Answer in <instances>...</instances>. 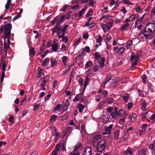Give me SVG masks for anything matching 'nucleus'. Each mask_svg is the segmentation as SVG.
<instances>
[{"label": "nucleus", "instance_id": "29", "mask_svg": "<svg viewBox=\"0 0 155 155\" xmlns=\"http://www.w3.org/2000/svg\"><path fill=\"white\" fill-rule=\"evenodd\" d=\"M101 96L102 98H104L107 96V95L108 92L107 91L104 90L103 91L101 92Z\"/></svg>", "mask_w": 155, "mask_h": 155}, {"label": "nucleus", "instance_id": "33", "mask_svg": "<svg viewBox=\"0 0 155 155\" xmlns=\"http://www.w3.org/2000/svg\"><path fill=\"white\" fill-rule=\"evenodd\" d=\"M86 9V7H85L83 8L79 12V16L81 17L82 15V14L84 13L85 10Z\"/></svg>", "mask_w": 155, "mask_h": 155}, {"label": "nucleus", "instance_id": "37", "mask_svg": "<svg viewBox=\"0 0 155 155\" xmlns=\"http://www.w3.org/2000/svg\"><path fill=\"white\" fill-rule=\"evenodd\" d=\"M114 23V22L113 21H110L109 22H108L107 25L108 26V28L110 29V28L112 27L113 24Z\"/></svg>", "mask_w": 155, "mask_h": 155}, {"label": "nucleus", "instance_id": "4", "mask_svg": "<svg viewBox=\"0 0 155 155\" xmlns=\"http://www.w3.org/2000/svg\"><path fill=\"white\" fill-rule=\"evenodd\" d=\"M106 146V143L105 140H103L99 142L97 145L96 146L97 150L99 152L103 151Z\"/></svg>", "mask_w": 155, "mask_h": 155}, {"label": "nucleus", "instance_id": "43", "mask_svg": "<svg viewBox=\"0 0 155 155\" xmlns=\"http://www.w3.org/2000/svg\"><path fill=\"white\" fill-rule=\"evenodd\" d=\"M89 78L88 77H87L84 80V88L85 87L89 82Z\"/></svg>", "mask_w": 155, "mask_h": 155}, {"label": "nucleus", "instance_id": "23", "mask_svg": "<svg viewBox=\"0 0 155 155\" xmlns=\"http://www.w3.org/2000/svg\"><path fill=\"white\" fill-rule=\"evenodd\" d=\"M146 153V149L145 148H143L141 149L139 151V155H145Z\"/></svg>", "mask_w": 155, "mask_h": 155}, {"label": "nucleus", "instance_id": "27", "mask_svg": "<svg viewBox=\"0 0 155 155\" xmlns=\"http://www.w3.org/2000/svg\"><path fill=\"white\" fill-rule=\"evenodd\" d=\"M50 60L51 65V67H53L57 64V61L55 59L51 58Z\"/></svg>", "mask_w": 155, "mask_h": 155}, {"label": "nucleus", "instance_id": "30", "mask_svg": "<svg viewBox=\"0 0 155 155\" xmlns=\"http://www.w3.org/2000/svg\"><path fill=\"white\" fill-rule=\"evenodd\" d=\"M78 105L79 112H82L84 108V106L81 104H78Z\"/></svg>", "mask_w": 155, "mask_h": 155}, {"label": "nucleus", "instance_id": "61", "mask_svg": "<svg viewBox=\"0 0 155 155\" xmlns=\"http://www.w3.org/2000/svg\"><path fill=\"white\" fill-rule=\"evenodd\" d=\"M54 29L56 30L58 32H59L61 30V29L60 27L57 25V24L54 28Z\"/></svg>", "mask_w": 155, "mask_h": 155}, {"label": "nucleus", "instance_id": "47", "mask_svg": "<svg viewBox=\"0 0 155 155\" xmlns=\"http://www.w3.org/2000/svg\"><path fill=\"white\" fill-rule=\"evenodd\" d=\"M147 77L145 75H144L142 77V82L144 84H145L146 83Z\"/></svg>", "mask_w": 155, "mask_h": 155}, {"label": "nucleus", "instance_id": "60", "mask_svg": "<svg viewBox=\"0 0 155 155\" xmlns=\"http://www.w3.org/2000/svg\"><path fill=\"white\" fill-rule=\"evenodd\" d=\"M61 107V105L60 104H58L57 105L54 107V109L55 111L58 110L59 109H60Z\"/></svg>", "mask_w": 155, "mask_h": 155}, {"label": "nucleus", "instance_id": "51", "mask_svg": "<svg viewBox=\"0 0 155 155\" xmlns=\"http://www.w3.org/2000/svg\"><path fill=\"white\" fill-rule=\"evenodd\" d=\"M66 47L65 45L64 44H62L61 48V51L62 52H63L66 50Z\"/></svg>", "mask_w": 155, "mask_h": 155}, {"label": "nucleus", "instance_id": "28", "mask_svg": "<svg viewBox=\"0 0 155 155\" xmlns=\"http://www.w3.org/2000/svg\"><path fill=\"white\" fill-rule=\"evenodd\" d=\"M148 148L151 150H153L155 151V143H151L149 146Z\"/></svg>", "mask_w": 155, "mask_h": 155}, {"label": "nucleus", "instance_id": "21", "mask_svg": "<svg viewBox=\"0 0 155 155\" xmlns=\"http://www.w3.org/2000/svg\"><path fill=\"white\" fill-rule=\"evenodd\" d=\"M81 147V144L80 143H78L75 146L73 150L76 151L79 153V151L80 150Z\"/></svg>", "mask_w": 155, "mask_h": 155}, {"label": "nucleus", "instance_id": "11", "mask_svg": "<svg viewBox=\"0 0 155 155\" xmlns=\"http://www.w3.org/2000/svg\"><path fill=\"white\" fill-rule=\"evenodd\" d=\"M125 50V48H119L117 47H114V52L117 53L119 55H122L124 51Z\"/></svg>", "mask_w": 155, "mask_h": 155}, {"label": "nucleus", "instance_id": "42", "mask_svg": "<svg viewBox=\"0 0 155 155\" xmlns=\"http://www.w3.org/2000/svg\"><path fill=\"white\" fill-rule=\"evenodd\" d=\"M125 113V111L123 110H120L119 111L118 115L119 117H122L123 116Z\"/></svg>", "mask_w": 155, "mask_h": 155}, {"label": "nucleus", "instance_id": "36", "mask_svg": "<svg viewBox=\"0 0 155 155\" xmlns=\"http://www.w3.org/2000/svg\"><path fill=\"white\" fill-rule=\"evenodd\" d=\"M147 103L146 102V101H143V103L142 104V106L141 107V109L143 111L145 110V108L147 106Z\"/></svg>", "mask_w": 155, "mask_h": 155}, {"label": "nucleus", "instance_id": "48", "mask_svg": "<svg viewBox=\"0 0 155 155\" xmlns=\"http://www.w3.org/2000/svg\"><path fill=\"white\" fill-rule=\"evenodd\" d=\"M81 132L82 133V132H83L84 133L85 132L86 130L85 129V127L84 125L82 124L81 125Z\"/></svg>", "mask_w": 155, "mask_h": 155}, {"label": "nucleus", "instance_id": "2", "mask_svg": "<svg viewBox=\"0 0 155 155\" xmlns=\"http://www.w3.org/2000/svg\"><path fill=\"white\" fill-rule=\"evenodd\" d=\"M155 31V24L153 23H150L146 25L143 35L147 38L152 35Z\"/></svg>", "mask_w": 155, "mask_h": 155}, {"label": "nucleus", "instance_id": "9", "mask_svg": "<svg viewBox=\"0 0 155 155\" xmlns=\"http://www.w3.org/2000/svg\"><path fill=\"white\" fill-rule=\"evenodd\" d=\"M92 149L90 147L87 146L81 155H92Z\"/></svg>", "mask_w": 155, "mask_h": 155}, {"label": "nucleus", "instance_id": "8", "mask_svg": "<svg viewBox=\"0 0 155 155\" xmlns=\"http://www.w3.org/2000/svg\"><path fill=\"white\" fill-rule=\"evenodd\" d=\"M83 95V94L82 93L77 94L73 99V101L74 102H76L79 101H83L84 99Z\"/></svg>", "mask_w": 155, "mask_h": 155}, {"label": "nucleus", "instance_id": "55", "mask_svg": "<svg viewBox=\"0 0 155 155\" xmlns=\"http://www.w3.org/2000/svg\"><path fill=\"white\" fill-rule=\"evenodd\" d=\"M135 10L137 12H142L139 6H137L135 8Z\"/></svg>", "mask_w": 155, "mask_h": 155}, {"label": "nucleus", "instance_id": "7", "mask_svg": "<svg viewBox=\"0 0 155 155\" xmlns=\"http://www.w3.org/2000/svg\"><path fill=\"white\" fill-rule=\"evenodd\" d=\"M139 55L138 54L132 55L130 58V60L132 61V65L133 67L136 65L137 61H138Z\"/></svg>", "mask_w": 155, "mask_h": 155}, {"label": "nucleus", "instance_id": "6", "mask_svg": "<svg viewBox=\"0 0 155 155\" xmlns=\"http://www.w3.org/2000/svg\"><path fill=\"white\" fill-rule=\"evenodd\" d=\"M49 81V77L46 75L45 78L41 79L38 82L37 85L38 86L44 87L45 86L46 83Z\"/></svg>", "mask_w": 155, "mask_h": 155}, {"label": "nucleus", "instance_id": "17", "mask_svg": "<svg viewBox=\"0 0 155 155\" xmlns=\"http://www.w3.org/2000/svg\"><path fill=\"white\" fill-rule=\"evenodd\" d=\"M98 38L96 40V42L98 43V44L96 45V47L98 46L101 45L103 40L102 37L100 35H98Z\"/></svg>", "mask_w": 155, "mask_h": 155}, {"label": "nucleus", "instance_id": "32", "mask_svg": "<svg viewBox=\"0 0 155 155\" xmlns=\"http://www.w3.org/2000/svg\"><path fill=\"white\" fill-rule=\"evenodd\" d=\"M101 26L103 29L104 31H106L107 30H109V29L108 28V26L107 25L102 24L101 25Z\"/></svg>", "mask_w": 155, "mask_h": 155}, {"label": "nucleus", "instance_id": "56", "mask_svg": "<svg viewBox=\"0 0 155 155\" xmlns=\"http://www.w3.org/2000/svg\"><path fill=\"white\" fill-rule=\"evenodd\" d=\"M107 102L109 104H111L113 101V98L111 97L108 98L107 99Z\"/></svg>", "mask_w": 155, "mask_h": 155}, {"label": "nucleus", "instance_id": "40", "mask_svg": "<svg viewBox=\"0 0 155 155\" xmlns=\"http://www.w3.org/2000/svg\"><path fill=\"white\" fill-rule=\"evenodd\" d=\"M137 115L136 114H133L131 116L130 120L132 122H134L136 120Z\"/></svg>", "mask_w": 155, "mask_h": 155}, {"label": "nucleus", "instance_id": "24", "mask_svg": "<svg viewBox=\"0 0 155 155\" xmlns=\"http://www.w3.org/2000/svg\"><path fill=\"white\" fill-rule=\"evenodd\" d=\"M72 131V128L71 127H68L66 130V132L64 134V136L67 135L68 134V135L71 133Z\"/></svg>", "mask_w": 155, "mask_h": 155}, {"label": "nucleus", "instance_id": "14", "mask_svg": "<svg viewBox=\"0 0 155 155\" xmlns=\"http://www.w3.org/2000/svg\"><path fill=\"white\" fill-rule=\"evenodd\" d=\"M101 120L103 123H105L108 122L109 119V115L107 114L104 115L101 118Z\"/></svg>", "mask_w": 155, "mask_h": 155}, {"label": "nucleus", "instance_id": "39", "mask_svg": "<svg viewBox=\"0 0 155 155\" xmlns=\"http://www.w3.org/2000/svg\"><path fill=\"white\" fill-rule=\"evenodd\" d=\"M65 19V16L64 15H62L60 17V19L58 21V23H61L64 21Z\"/></svg>", "mask_w": 155, "mask_h": 155}, {"label": "nucleus", "instance_id": "64", "mask_svg": "<svg viewBox=\"0 0 155 155\" xmlns=\"http://www.w3.org/2000/svg\"><path fill=\"white\" fill-rule=\"evenodd\" d=\"M152 66L155 68V57L153 59L152 61Z\"/></svg>", "mask_w": 155, "mask_h": 155}, {"label": "nucleus", "instance_id": "12", "mask_svg": "<svg viewBox=\"0 0 155 155\" xmlns=\"http://www.w3.org/2000/svg\"><path fill=\"white\" fill-rule=\"evenodd\" d=\"M113 127V125L112 124L110 125L109 127H106L105 129V132H102V134L103 135L109 134Z\"/></svg>", "mask_w": 155, "mask_h": 155}, {"label": "nucleus", "instance_id": "20", "mask_svg": "<svg viewBox=\"0 0 155 155\" xmlns=\"http://www.w3.org/2000/svg\"><path fill=\"white\" fill-rule=\"evenodd\" d=\"M60 147V145L59 144H58L56 145L55 148V149L54 150L52 155H57L58 152L59 150Z\"/></svg>", "mask_w": 155, "mask_h": 155}, {"label": "nucleus", "instance_id": "26", "mask_svg": "<svg viewBox=\"0 0 155 155\" xmlns=\"http://www.w3.org/2000/svg\"><path fill=\"white\" fill-rule=\"evenodd\" d=\"M133 45L132 41L131 40L128 41L126 45V48L127 49H130L131 48Z\"/></svg>", "mask_w": 155, "mask_h": 155}, {"label": "nucleus", "instance_id": "3", "mask_svg": "<svg viewBox=\"0 0 155 155\" xmlns=\"http://www.w3.org/2000/svg\"><path fill=\"white\" fill-rule=\"evenodd\" d=\"M94 56L98 63L104 64L105 58L104 57L101 55L100 53L96 52L94 53Z\"/></svg>", "mask_w": 155, "mask_h": 155}, {"label": "nucleus", "instance_id": "46", "mask_svg": "<svg viewBox=\"0 0 155 155\" xmlns=\"http://www.w3.org/2000/svg\"><path fill=\"white\" fill-rule=\"evenodd\" d=\"M92 64V62L91 61H87L85 65V67L86 68L91 66Z\"/></svg>", "mask_w": 155, "mask_h": 155}, {"label": "nucleus", "instance_id": "19", "mask_svg": "<svg viewBox=\"0 0 155 155\" xmlns=\"http://www.w3.org/2000/svg\"><path fill=\"white\" fill-rule=\"evenodd\" d=\"M110 115L112 118L113 119L116 118V117L118 116L117 111L116 109H114V111H113Z\"/></svg>", "mask_w": 155, "mask_h": 155}, {"label": "nucleus", "instance_id": "41", "mask_svg": "<svg viewBox=\"0 0 155 155\" xmlns=\"http://www.w3.org/2000/svg\"><path fill=\"white\" fill-rule=\"evenodd\" d=\"M111 77L110 75H108L107 76L106 78L104 80V81L105 82L104 84H106L111 79Z\"/></svg>", "mask_w": 155, "mask_h": 155}, {"label": "nucleus", "instance_id": "62", "mask_svg": "<svg viewBox=\"0 0 155 155\" xmlns=\"http://www.w3.org/2000/svg\"><path fill=\"white\" fill-rule=\"evenodd\" d=\"M33 32L36 34V35L35 36V38H38L39 35V34L38 33V31H34Z\"/></svg>", "mask_w": 155, "mask_h": 155}, {"label": "nucleus", "instance_id": "15", "mask_svg": "<svg viewBox=\"0 0 155 155\" xmlns=\"http://www.w3.org/2000/svg\"><path fill=\"white\" fill-rule=\"evenodd\" d=\"M95 65L94 68V71L96 72L100 70L101 68L103 67L104 66V64L98 63Z\"/></svg>", "mask_w": 155, "mask_h": 155}, {"label": "nucleus", "instance_id": "58", "mask_svg": "<svg viewBox=\"0 0 155 155\" xmlns=\"http://www.w3.org/2000/svg\"><path fill=\"white\" fill-rule=\"evenodd\" d=\"M84 50L87 53H89L90 52V48L88 46H86L85 47Z\"/></svg>", "mask_w": 155, "mask_h": 155}, {"label": "nucleus", "instance_id": "13", "mask_svg": "<svg viewBox=\"0 0 155 155\" xmlns=\"http://www.w3.org/2000/svg\"><path fill=\"white\" fill-rule=\"evenodd\" d=\"M135 150L130 148H128L125 151L124 155H133L135 152Z\"/></svg>", "mask_w": 155, "mask_h": 155}, {"label": "nucleus", "instance_id": "53", "mask_svg": "<svg viewBox=\"0 0 155 155\" xmlns=\"http://www.w3.org/2000/svg\"><path fill=\"white\" fill-rule=\"evenodd\" d=\"M125 121V119L124 118L120 119L119 120V123L120 124H124Z\"/></svg>", "mask_w": 155, "mask_h": 155}, {"label": "nucleus", "instance_id": "10", "mask_svg": "<svg viewBox=\"0 0 155 155\" xmlns=\"http://www.w3.org/2000/svg\"><path fill=\"white\" fill-rule=\"evenodd\" d=\"M147 126V124H146L142 125L140 128L141 129L139 131V134L140 135H143L145 134Z\"/></svg>", "mask_w": 155, "mask_h": 155}, {"label": "nucleus", "instance_id": "44", "mask_svg": "<svg viewBox=\"0 0 155 155\" xmlns=\"http://www.w3.org/2000/svg\"><path fill=\"white\" fill-rule=\"evenodd\" d=\"M119 134V132L117 130L114 132V137L115 139L117 140L118 139Z\"/></svg>", "mask_w": 155, "mask_h": 155}, {"label": "nucleus", "instance_id": "35", "mask_svg": "<svg viewBox=\"0 0 155 155\" xmlns=\"http://www.w3.org/2000/svg\"><path fill=\"white\" fill-rule=\"evenodd\" d=\"M11 0H8L7 2V4L5 5V8L7 10L9 8L10 6L11 5Z\"/></svg>", "mask_w": 155, "mask_h": 155}, {"label": "nucleus", "instance_id": "54", "mask_svg": "<svg viewBox=\"0 0 155 155\" xmlns=\"http://www.w3.org/2000/svg\"><path fill=\"white\" fill-rule=\"evenodd\" d=\"M67 59V57L66 56H63L62 58V61L63 63L64 64H65L66 62V60Z\"/></svg>", "mask_w": 155, "mask_h": 155}, {"label": "nucleus", "instance_id": "1", "mask_svg": "<svg viewBox=\"0 0 155 155\" xmlns=\"http://www.w3.org/2000/svg\"><path fill=\"white\" fill-rule=\"evenodd\" d=\"M12 28L11 24H8L5 25H1L0 27V35L2 34L4 31V49L5 52H7L8 49L9 47L10 37L11 36V30Z\"/></svg>", "mask_w": 155, "mask_h": 155}, {"label": "nucleus", "instance_id": "63", "mask_svg": "<svg viewBox=\"0 0 155 155\" xmlns=\"http://www.w3.org/2000/svg\"><path fill=\"white\" fill-rule=\"evenodd\" d=\"M120 11L123 13L124 14H125L127 12L126 11V8L125 7H123L121 9Z\"/></svg>", "mask_w": 155, "mask_h": 155}, {"label": "nucleus", "instance_id": "38", "mask_svg": "<svg viewBox=\"0 0 155 155\" xmlns=\"http://www.w3.org/2000/svg\"><path fill=\"white\" fill-rule=\"evenodd\" d=\"M93 13V11L92 9H90L87 13L86 15V17H88L89 16L92 15Z\"/></svg>", "mask_w": 155, "mask_h": 155}, {"label": "nucleus", "instance_id": "25", "mask_svg": "<svg viewBox=\"0 0 155 155\" xmlns=\"http://www.w3.org/2000/svg\"><path fill=\"white\" fill-rule=\"evenodd\" d=\"M130 26V24L129 23H126L124 24L121 28V30L124 31L127 29V28Z\"/></svg>", "mask_w": 155, "mask_h": 155}, {"label": "nucleus", "instance_id": "34", "mask_svg": "<svg viewBox=\"0 0 155 155\" xmlns=\"http://www.w3.org/2000/svg\"><path fill=\"white\" fill-rule=\"evenodd\" d=\"M29 53L32 56H34L35 55V52L33 48H31L29 49Z\"/></svg>", "mask_w": 155, "mask_h": 155}, {"label": "nucleus", "instance_id": "31", "mask_svg": "<svg viewBox=\"0 0 155 155\" xmlns=\"http://www.w3.org/2000/svg\"><path fill=\"white\" fill-rule=\"evenodd\" d=\"M129 95L128 94H125V95H123L122 97L124 100V101L125 102H127L129 99Z\"/></svg>", "mask_w": 155, "mask_h": 155}, {"label": "nucleus", "instance_id": "49", "mask_svg": "<svg viewBox=\"0 0 155 155\" xmlns=\"http://www.w3.org/2000/svg\"><path fill=\"white\" fill-rule=\"evenodd\" d=\"M57 117V116L56 115H53L51 116V118L50 119L51 122H54L55 120V119Z\"/></svg>", "mask_w": 155, "mask_h": 155}, {"label": "nucleus", "instance_id": "16", "mask_svg": "<svg viewBox=\"0 0 155 155\" xmlns=\"http://www.w3.org/2000/svg\"><path fill=\"white\" fill-rule=\"evenodd\" d=\"M68 25H66L63 26V27L62 29H61V30H62V35H59V37H58L59 39L61 38L64 36L65 34V30L68 27Z\"/></svg>", "mask_w": 155, "mask_h": 155}, {"label": "nucleus", "instance_id": "22", "mask_svg": "<svg viewBox=\"0 0 155 155\" xmlns=\"http://www.w3.org/2000/svg\"><path fill=\"white\" fill-rule=\"evenodd\" d=\"M58 45L53 44L51 45L52 50L54 52H56L58 51Z\"/></svg>", "mask_w": 155, "mask_h": 155}, {"label": "nucleus", "instance_id": "45", "mask_svg": "<svg viewBox=\"0 0 155 155\" xmlns=\"http://www.w3.org/2000/svg\"><path fill=\"white\" fill-rule=\"evenodd\" d=\"M123 1L124 2V3L126 5H132L134 4L133 3H131L128 0H123Z\"/></svg>", "mask_w": 155, "mask_h": 155}, {"label": "nucleus", "instance_id": "50", "mask_svg": "<svg viewBox=\"0 0 155 155\" xmlns=\"http://www.w3.org/2000/svg\"><path fill=\"white\" fill-rule=\"evenodd\" d=\"M38 77L40 78H43L45 76V74L44 72H38Z\"/></svg>", "mask_w": 155, "mask_h": 155}, {"label": "nucleus", "instance_id": "5", "mask_svg": "<svg viewBox=\"0 0 155 155\" xmlns=\"http://www.w3.org/2000/svg\"><path fill=\"white\" fill-rule=\"evenodd\" d=\"M93 139L92 141V144L94 146H96L97 145V144L103 140V139H102L101 138L100 135H96L94 136Z\"/></svg>", "mask_w": 155, "mask_h": 155}, {"label": "nucleus", "instance_id": "59", "mask_svg": "<svg viewBox=\"0 0 155 155\" xmlns=\"http://www.w3.org/2000/svg\"><path fill=\"white\" fill-rule=\"evenodd\" d=\"M142 117L144 118H146L148 117L147 112L143 113L141 114Z\"/></svg>", "mask_w": 155, "mask_h": 155}, {"label": "nucleus", "instance_id": "18", "mask_svg": "<svg viewBox=\"0 0 155 155\" xmlns=\"http://www.w3.org/2000/svg\"><path fill=\"white\" fill-rule=\"evenodd\" d=\"M49 61V60L48 58L45 59L43 61L42 64V65L44 67H48Z\"/></svg>", "mask_w": 155, "mask_h": 155}, {"label": "nucleus", "instance_id": "57", "mask_svg": "<svg viewBox=\"0 0 155 155\" xmlns=\"http://www.w3.org/2000/svg\"><path fill=\"white\" fill-rule=\"evenodd\" d=\"M133 105V103L132 102L129 103L127 104V107L128 109L131 108Z\"/></svg>", "mask_w": 155, "mask_h": 155}, {"label": "nucleus", "instance_id": "52", "mask_svg": "<svg viewBox=\"0 0 155 155\" xmlns=\"http://www.w3.org/2000/svg\"><path fill=\"white\" fill-rule=\"evenodd\" d=\"M71 155H80L79 153L78 152L73 150L71 153Z\"/></svg>", "mask_w": 155, "mask_h": 155}]
</instances>
